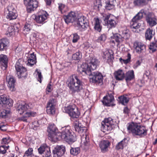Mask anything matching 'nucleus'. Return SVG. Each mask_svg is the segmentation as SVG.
<instances>
[{
	"instance_id": "obj_3",
	"label": "nucleus",
	"mask_w": 157,
	"mask_h": 157,
	"mask_svg": "<svg viewBox=\"0 0 157 157\" xmlns=\"http://www.w3.org/2000/svg\"><path fill=\"white\" fill-rule=\"evenodd\" d=\"M67 86L73 94L78 93L83 88L82 82L75 75L71 77L67 82Z\"/></svg>"
},
{
	"instance_id": "obj_2",
	"label": "nucleus",
	"mask_w": 157,
	"mask_h": 157,
	"mask_svg": "<svg viewBox=\"0 0 157 157\" xmlns=\"http://www.w3.org/2000/svg\"><path fill=\"white\" fill-rule=\"evenodd\" d=\"M127 129L129 133L140 137H144L147 134V129L145 126L134 122L128 123Z\"/></svg>"
},
{
	"instance_id": "obj_15",
	"label": "nucleus",
	"mask_w": 157,
	"mask_h": 157,
	"mask_svg": "<svg viewBox=\"0 0 157 157\" xmlns=\"http://www.w3.org/2000/svg\"><path fill=\"white\" fill-rule=\"evenodd\" d=\"M48 16L46 11H40L38 15L35 16L34 20L37 23L42 25L46 22Z\"/></svg>"
},
{
	"instance_id": "obj_30",
	"label": "nucleus",
	"mask_w": 157,
	"mask_h": 157,
	"mask_svg": "<svg viewBox=\"0 0 157 157\" xmlns=\"http://www.w3.org/2000/svg\"><path fill=\"white\" fill-rule=\"evenodd\" d=\"M68 143H73L76 140L75 135L72 131L67 135L66 138L64 137L62 140Z\"/></svg>"
},
{
	"instance_id": "obj_60",
	"label": "nucleus",
	"mask_w": 157,
	"mask_h": 157,
	"mask_svg": "<svg viewBox=\"0 0 157 157\" xmlns=\"http://www.w3.org/2000/svg\"><path fill=\"white\" fill-rule=\"evenodd\" d=\"M51 82H50L48 84L47 88H46V91L48 92H50L52 90V86L51 84Z\"/></svg>"
},
{
	"instance_id": "obj_63",
	"label": "nucleus",
	"mask_w": 157,
	"mask_h": 157,
	"mask_svg": "<svg viewBox=\"0 0 157 157\" xmlns=\"http://www.w3.org/2000/svg\"><path fill=\"white\" fill-rule=\"evenodd\" d=\"M130 110L127 107H125L123 109L124 113L126 114L127 115H128L129 113L130 112Z\"/></svg>"
},
{
	"instance_id": "obj_21",
	"label": "nucleus",
	"mask_w": 157,
	"mask_h": 157,
	"mask_svg": "<svg viewBox=\"0 0 157 157\" xmlns=\"http://www.w3.org/2000/svg\"><path fill=\"white\" fill-rule=\"evenodd\" d=\"M134 47L136 52L138 53L143 52L146 49L145 44L143 42L138 40L134 42Z\"/></svg>"
},
{
	"instance_id": "obj_39",
	"label": "nucleus",
	"mask_w": 157,
	"mask_h": 157,
	"mask_svg": "<svg viewBox=\"0 0 157 157\" xmlns=\"http://www.w3.org/2000/svg\"><path fill=\"white\" fill-rule=\"evenodd\" d=\"M112 38L114 39L115 41L117 43V44H119L124 41L121 35L118 33L113 35L112 36Z\"/></svg>"
},
{
	"instance_id": "obj_25",
	"label": "nucleus",
	"mask_w": 157,
	"mask_h": 157,
	"mask_svg": "<svg viewBox=\"0 0 157 157\" xmlns=\"http://www.w3.org/2000/svg\"><path fill=\"white\" fill-rule=\"evenodd\" d=\"M8 58L7 56L4 54L0 55V63L2 68L4 70H6L8 67Z\"/></svg>"
},
{
	"instance_id": "obj_5",
	"label": "nucleus",
	"mask_w": 157,
	"mask_h": 157,
	"mask_svg": "<svg viewBox=\"0 0 157 157\" xmlns=\"http://www.w3.org/2000/svg\"><path fill=\"white\" fill-rule=\"evenodd\" d=\"M24 61L19 59L17 62L15 68L17 77L19 78L25 79L27 77L28 73L26 68L23 66Z\"/></svg>"
},
{
	"instance_id": "obj_17",
	"label": "nucleus",
	"mask_w": 157,
	"mask_h": 157,
	"mask_svg": "<svg viewBox=\"0 0 157 157\" xmlns=\"http://www.w3.org/2000/svg\"><path fill=\"white\" fill-rule=\"evenodd\" d=\"M33 107V105L31 103H25L24 105H19L17 107V110L20 115H21L25 113L29 109H32Z\"/></svg>"
},
{
	"instance_id": "obj_31",
	"label": "nucleus",
	"mask_w": 157,
	"mask_h": 157,
	"mask_svg": "<svg viewBox=\"0 0 157 157\" xmlns=\"http://www.w3.org/2000/svg\"><path fill=\"white\" fill-rule=\"evenodd\" d=\"M9 44L8 40L6 38H2L0 39V51L6 50Z\"/></svg>"
},
{
	"instance_id": "obj_58",
	"label": "nucleus",
	"mask_w": 157,
	"mask_h": 157,
	"mask_svg": "<svg viewBox=\"0 0 157 157\" xmlns=\"http://www.w3.org/2000/svg\"><path fill=\"white\" fill-rule=\"evenodd\" d=\"M136 85H138L140 87H142L144 85V81L141 79L138 80Z\"/></svg>"
},
{
	"instance_id": "obj_34",
	"label": "nucleus",
	"mask_w": 157,
	"mask_h": 157,
	"mask_svg": "<svg viewBox=\"0 0 157 157\" xmlns=\"http://www.w3.org/2000/svg\"><path fill=\"white\" fill-rule=\"evenodd\" d=\"M94 29L95 30L100 32L102 29V26L101 25V20L97 17H94Z\"/></svg>"
},
{
	"instance_id": "obj_56",
	"label": "nucleus",
	"mask_w": 157,
	"mask_h": 157,
	"mask_svg": "<svg viewBox=\"0 0 157 157\" xmlns=\"http://www.w3.org/2000/svg\"><path fill=\"white\" fill-rule=\"evenodd\" d=\"M31 29V25L27 23L25 24L24 29V31L29 32L30 31Z\"/></svg>"
},
{
	"instance_id": "obj_48",
	"label": "nucleus",
	"mask_w": 157,
	"mask_h": 157,
	"mask_svg": "<svg viewBox=\"0 0 157 157\" xmlns=\"http://www.w3.org/2000/svg\"><path fill=\"white\" fill-rule=\"evenodd\" d=\"M9 148V145H2L0 146V154H4L6 153V151Z\"/></svg>"
},
{
	"instance_id": "obj_38",
	"label": "nucleus",
	"mask_w": 157,
	"mask_h": 157,
	"mask_svg": "<svg viewBox=\"0 0 157 157\" xmlns=\"http://www.w3.org/2000/svg\"><path fill=\"white\" fill-rule=\"evenodd\" d=\"M127 138H125L119 142L116 146V148L117 150L123 149L124 146L126 145L127 143Z\"/></svg>"
},
{
	"instance_id": "obj_42",
	"label": "nucleus",
	"mask_w": 157,
	"mask_h": 157,
	"mask_svg": "<svg viewBox=\"0 0 157 157\" xmlns=\"http://www.w3.org/2000/svg\"><path fill=\"white\" fill-rule=\"evenodd\" d=\"M121 35L124 40L128 39L130 37L129 32L127 29L123 30Z\"/></svg>"
},
{
	"instance_id": "obj_20",
	"label": "nucleus",
	"mask_w": 157,
	"mask_h": 157,
	"mask_svg": "<svg viewBox=\"0 0 157 157\" xmlns=\"http://www.w3.org/2000/svg\"><path fill=\"white\" fill-rule=\"evenodd\" d=\"M65 151V147L62 146H57L53 150L52 153L55 157H60L63 155Z\"/></svg>"
},
{
	"instance_id": "obj_29",
	"label": "nucleus",
	"mask_w": 157,
	"mask_h": 157,
	"mask_svg": "<svg viewBox=\"0 0 157 157\" xmlns=\"http://www.w3.org/2000/svg\"><path fill=\"white\" fill-rule=\"evenodd\" d=\"M114 75L115 79L117 80H122L125 77L124 72L122 70L120 69L115 71Z\"/></svg>"
},
{
	"instance_id": "obj_62",
	"label": "nucleus",
	"mask_w": 157,
	"mask_h": 157,
	"mask_svg": "<svg viewBox=\"0 0 157 157\" xmlns=\"http://www.w3.org/2000/svg\"><path fill=\"white\" fill-rule=\"evenodd\" d=\"M45 155L46 157H49L51 155V152L50 151V148L47 147V148L45 151Z\"/></svg>"
},
{
	"instance_id": "obj_54",
	"label": "nucleus",
	"mask_w": 157,
	"mask_h": 157,
	"mask_svg": "<svg viewBox=\"0 0 157 157\" xmlns=\"http://www.w3.org/2000/svg\"><path fill=\"white\" fill-rule=\"evenodd\" d=\"M65 6L63 4H59V9L61 12V13H63L65 12Z\"/></svg>"
},
{
	"instance_id": "obj_36",
	"label": "nucleus",
	"mask_w": 157,
	"mask_h": 157,
	"mask_svg": "<svg viewBox=\"0 0 157 157\" xmlns=\"http://www.w3.org/2000/svg\"><path fill=\"white\" fill-rule=\"evenodd\" d=\"M19 31V29L15 26H10L8 28L6 34L7 35L11 36L14 35L15 32H18Z\"/></svg>"
},
{
	"instance_id": "obj_7",
	"label": "nucleus",
	"mask_w": 157,
	"mask_h": 157,
	"mask_svg": "<svg viewBox=\"0 0 157 157\" xmlns=\"http://www.w3.org/2000/svg\"><path fill=\"white\" fill-rule=\"evenodd\" d=\"M144 13V11L143 10H140L132 19L130 21V25L133 31L136 32V30L140 28V25L138 23V22L142 18Z\"/></svg>"
},
{
	"instance_id": "obj_43",
	"label": "nucleus",
	"mask_w": 157,
	"mask_h": 157,
	"mask_svg": "<svg viewBox=\"0 0 157 157\" xmlns=\"http://www.w3.org/2000/svg\"><path fill=\"white\" fill-rule=\"evenodd\" d=\"M80 152V150L79 147H71L70 149L71 154L74 155H77Z\"/></svg>"
},
{
	"instance_id": "obj_46",
	"label": "nucleus",
	"mask_w": 157,
	"mask_h": 157,
	"mask_svg": "<svg viewBox=\"0 0 157 157\" xmlns=\"http://www.w3.org/2000/svg\"><path fill=\"white\" fill-rule=\"evenodd\" d=\"M107 38V36L105 34H103L99 36L97 40V41L98 42L100 43H102L104 42L106 40Z\"/></svg>"
},
{
	"instance_id": "obj_8",
	"label": "nucleus",
	"mask_w": 157,
	"mask_h": 157,
	"mask_svg": "<svg viewBox=\"0 0 157 157\" xmlns=\"http://www.w3.org/2000/svg\"><path fill=\"white\" fill-rule=\"evenodd\" d=\"M65 112L73 118H78L80 115V112L75 105L73 104L64 108Z\"/></svg>"
},
{
	"instance_id": "obj_61",
	"label": "nucleus",
	"mask_w": 157,
	"mask_h": 157,
	"mask_svg": "<svg viewBox=\"0 0 157 157\" xmlns=\"http://www.w3.org/2000/svg\"><path fill=\"white\" fill-rule=\"evenodd\" d=\"M28 117H27L25 113H24V115L19 118V120L24 122H27Z\"/></svg>"
},
{
	"instance_id": "obj_4",
	"label": "nucleus",
	"mask_w": 157,
	"mask_h": 157,
	"mask_svg": "<svg viewBox=\"0 0 157 157\" xmlns=\"http://www.w3.org/2000/svg\"><path fill=\"white\" fill-rule=\"evenodd\" d=\"M75 130L82 135L81 138V142H83L85 146H87L89 145V136L87 133V129L86 127H81L80 124H76L74 127Z\"/></svg>"
},
{
	"instance_id": "obj_40",
	"label": "nucleus",
	"mask_w": 157,
	"mask_h": 157,
	"mask_svg": "<svg viewBox=\"0 0 157 157\" xmlns=\"http://www.w3.org/2000/svg\"><path fill=\"white\" fill-rule=\"evenodd\" d=\"M133 3L135 6H142L147 4V0H134Z\"/></svg>"
},
{
	"instance_id": "obj_19",
	"label": "nucleus",
	"mask_w": 157,
	"mask_h": 157,
	"mask_svg": "<svg viewBox=\"0 0 157 157\" xmlns=\"http://www.w3.org/2000/svg\"><path fill=\"white\" fill-rule=\"evenodd\" d=\"M71 131H72L70 129V126H67L63 127L62 128V132H59L57 135L58 137L56 138H57V140L61 139L63 140L64 137H65V138H66L67 135L68 134H69L70 132Z\"/></svg>"
},
{
	"instance_id": "obj_52",
	"label": "nucleus",
	"mask_w": 157,
	"mask_h": 157,
	"mask_svg": "<svg viewBox=\"0 0 157 157\" xmlns=\"http://www.w3.org/2000/svg\"><path fill=\"white\" fill-rule=\"evenodd\" d=\"M28 118L35 117L36 114L35 112L32 111H28V110L25 113Z\"/></svg>"
},
{
	"instance_id": "obj_57",
	"label": "nucleus",
	"mask_w": 157,
	"mask_h": 157,
	"mask_svg": "<svg viewBox=\"0 0 157 157\" xmlns=\"http://www.w3.org/2000/svg\"><path fill=\"white\" fill-rule=\"evenodd\" d=\"M10 140L8 138H3L2 140V144H7L10 142Z\"/></svg>"
},
{
	"instance_id": "obj_45",
	"label": "nucleus",
	"mask_w": 157,
	"mask_h": 157,
	"mask_svg": "<svg viewBox=\"0 0 157 157\" xmlns=\"http://www.w3.org/2000/svg\"><path fill=\"white\" fill-rule=\"evenodd\" d=\"M82 56L81 53L80 51H78L73 54L72 58L75 60H79L81 58Z\"/></svg>"
},
{
	"instance_id": "obj_49",
	"label": "nucleus",
	"mask_w": 157,
	"mask_h": 157,
	"mask_svg": "<svg viewBox=\"0 0 157 157\" xmlns=\"http://www.w3.org/2000/svg\"><path fill=\"white\" fill-rule=\"evenodd\" d=\"M102 6V5L100 2L96 1L94 3L93 8L97 11H99L100 8Z\"/></svg>"
},
{
	"instance_id": "obj_6",
	"label": "nucleus",
	"mask_w": 157,
	"mask_h": 157,
	"mask_svg": "<svg viewBox=\"0 0 157 157\" xmlns=\"http://www.w3.org/2000/svg\"><path fill=\"white\" fill-rule=\"evenodd\" d=\"M115 127L113 120L111 117L105 118L101 122V130L106 134L109 133Z\"/></svg>"
},
{
	"instance_id": "obj_28",
	"label": "nucleus",
	"mask_w": 157,
	"mask_h": 157,
	"mask_svg": "<svg viewBox=\"0 0 157 157\" xmlns=\"http://www.w3.org/2000/svg\"><path fill=\"white\" fill-rule=\"evenodd\" d=\"M155 34V32L152 29L150 28L147 29L144 34L145 40H147L151 41L153 38Z\"/></svg>"
},
{
	"instance_id": "obj_23",
	"label": "nucleus",
	"mask_w": 157,
	"mask_h": 157,
	"mask_svg": "<svg viewBox=\"0 0 157 157\" xmlns=\"http://www.w3.org/2000/svg\"><path fill=\"white\" fill-rule=\"evenodd\" d=\"M8 105L9 107L13 105V102L11 99L7 98L5 95L0 96V104Z\"/></svg>"
},
{
	"instance_id": "obj_35",
	"label": "nucleus",
	"mask_w": 157,
	"mask_h": 157,
	"mask_svg": "<svg viewBox=\"0 0 157 157\" xmlns=\"http://www.w3.org/2000/svg\"><path fill=\"white\" fill-rule=\"evenodd\" d=\"M110 144V143L108 140H104L102 141L100 145L101 151L103 152H105L107 151L108 147Z\"/></svg>"
},
{
	"instance_id": "obj_55",
	"label": "nucleus",
	"mask_w": 157,
	"mask_h": 157,
	"mask_svg": "<svg viewBox=\"0 0 157 157\" xmlns=\"http://www.w3.org/2000/svg\"><path fill=\"white\" fill-rule=\"evenodd\" d=\"M46 148L47 147H45L44 146H41L38 149L39 153L41 154H43L44 152L46 151Z\"/></svg>"
},
{
	"instance_id": "obj_14",
	"label": "nucleus",
	"mask_w": 157,
	"mask_h": 157,
	"mask_svg": "<svg viewBox=\"0 0 157 157\" xmlns=\"http://www.w3.org/2000/svg\"><path fill=\"white\" fill-rule=\"evenodd\" d=\"M24 4L26 6V10L28 13L34 11L38 6V2L36 0H27V2Z\"/></svg>"
},
{
	"instance_id": "obj_1",
	"label": "nucleus",
	"mask_w": 157,
	"mask_h": 157,
	"mask_svg": "<svg viewBox=\"0 0 157 157\" xmlns=\"http://www.w3.org/2000/svg\"><path fill=\"white\" fill-rule=\"evenodd\" d=\"M87 63H83L77 71L83 75H89L91 74V71L96 70L100 64L98 60L93 55H90L87 58Z\"/></svg>"
},
{
	"instance_id": "obj_50",
	"label": "nucleus",
	"mask_w": 157,
	"mask_h": 157,
	"mask_svg": "<svg viewBox=\"0 0 157 157\" xmlns=\"http://www.w3.org/2000/svg\"><path fill=\"white\" fill-rule=\"evenodd\" d=\"M127 59H123L121 58L119 59V60L121 62H123L125 64L128 63L130 61L131 55L129 53L127 54Z\"/></svg>"
},
{
	"instance_id": "obj_13",
	"label": "nucleus",
	"mask_w": 157,
	"mask_h": 157,
	"mask_svg": "<svg viewBox=\"0 0 157 157\" xmlns=\"http://www.w3.org/2000/svg\"><path fill=\"white\" fill-rule=\"evenodd\" d=\"M56 100L55 98H51L47 102L46 107V112L48 114H55V106L56 105Z\"/></svg>"
},
{
	"instance_id": "obj_44",
	"label": "nucleus",
	"mask_w": 157,
	"mask_h": 157,
	"mask_svg": "<svg viewBox=\"0 0 157 157\" xmlns=\"http://www.w3.org/2000/svg\"><path fill=\"white\" fill-rule=\"evenodd\" d=\"M149 48L152 52H155L157 48V41L151 43Z\"/></svg>"
},
{
	"instance_id": "obj_18",
	"label": "nucleus",
	"mask_w": 157,
	"mask_h": 157,
	"mask_svg": "<svg viewBox=\"0 0 157 157\" xmlns=\"http://www.w3.org/2000/svg\"><path fill=\"white\" fill-rule=\"evenodd\" d=\"M114 100V96L112 94H108L104 97L102 101L103 104L107 106H113V102Z\"/></svg>"
},
{
	"instance_id": "obj_27",
	"label": "nucleus",
	"mask_w": 157,
	"mask_h": 157,
	"mask_svg": "<svg viewBox=\"0 0 157 157\" xmlns=\"http://www.w3.org/2000/svg\"><path fill=\"white\" fill-rule=\"evenodd\" d=\"M146 20L147 24L151 27L157 24V19L155 17H152L150 15L146 16Z\"/></svg>"
},
{
	"instance_id": "obj_53",
	"label": "nucleus",
	"mask_w": 157,
	"mask_h": 157,
	"mask_svg": "<svg viewBox=\"0 0 157 157\" xmlns=\"http://www.w3.org/2000/svg\"><path fill=\"white\" fill-rule=\"evenodd\" d=\"M73 39L72 41L73 43H75L78 41L79 39V36L77 33H74L72 34Z\"/></svg>"
},
{
	"instance_id": "obj_22",
	"label": "nucleus",
	"mask_w": 157,
	"mask_h": 157,
	"mask_svg": "<svg viewBox=\"0 0 157 157\" xmlns=\"http://www.w3.org/2000/svg\"><path fill=\"white\" fill-rule=\"evenodd\" d=\"M6 79L8 82V86L10 90L12 91H14L16 90L15 87V79L13 76L10 75L6 77Z\"/></svg>"
},
{
	"instance_id": "obj_26",
	"label": "nucleus",
	"mask_w": 157,
	"mask_h": 157,
	"mask_svg": "<svg viewBox=\"0 0 157 157\" xmlns=\"http://www.w3.org/2000/svg\"><path fill=\"white\" fill-rule=\"evenodd\" d=\"M114 54L112 51L111 52L108 51L103 53V57L106 59L107 63H109L113 62L114 59Z\"/></svg>"
},
{
	"instance_id": "obj_51",
	"label": "nucleus",
	"mask_w": 157,
	"mask_h": 157,
	"mask_svg": "<svg viewBox=\"0 0 157 157\" xmlns=\"http://www.w3.org/2000/svg\"><path fill=\"white\" fill-rule=\"evenodd\" d=\"M105 8L107 10H110L113 9L115 6L114 3L105 2Z\"/></svg>"
},
{
	"instance_id": "obj_10",
	"label": "nucleus",
	"mask_w": 157,
	"mask_h": 157,
	"mask_svg": "<svg viewBox=\"0 0 157 157\" xmlns=\"http://www.w3.org/2000/svg\"><path fill=\"white\" fill-rule=\"evenodd\" d=\"M103 17L104 21L109 28L116 27L118 21L115 16L111 14H109L104 16Z\"/></svg>"
},
{
	"instance_id": "obj_32",
	"label": "nucleus",
	"mask_w": 157,
	"mask_h": 157,
	"mask_svg": "<svg viewBox=\"0 0 157 157\" xmlns=\"http://www.w3.org/2000/svg\"><path fill=\"white\" fill-rule=\"evenodd\" d=\"M124 78L127 82L133 80L135 78L134 71L131 70L127 71L125 75Z\"/></svg>"
},
{
	"instance_id": "obj_37",
	"label": "nucleus",
	"mask_w": 157,
	"mask_h": 157,
	"mask_svg": "<svg viewBox=\"0 0 157 157\" xmlns=\"http://www.w3.org/2000/svg\"><path fill=\"white\" fill-rule=\"evenodd\" d=\"M118 98L119 103L124 105H126L129 101V98L124 95L119 96Z\"/></svg>"
},
{
	"instance_id": "obj_64",
	"label": "nucleus",
	"mask_w": 157,
	"mask_h": 157,
	"mask_svg": "<svg viewBox=\"0 0 157 157\" xmlns=\"http://www.w3.org/2000/svg\"><path fill=\"white\" fill-rule=\"evenodd\" d=\"M90 47L88 42H85L83 44V47L85 49H87Z\"/></svg>"
},
{
	"instance_id": "obj_47",
	"label": "nucleus",
	"mask_w": 157,
	"mask_h": 157,
	"mask_svg": "<svg viewBox=\"0 0 157 157\" xmlns=\"http://www.w3.org/2000/svg\"><path fill=\"white\" fill-rule=\"evenodd\" d=\"M33 150L32 148L29 147L25 151L23 157H31L33 154Z\"/></svg>"
},
{
	"instance_id": "obj_24",
	"label": "nucleus",
	"mask_w": 157,
	"mask_h": 157,
	"mask_svg": "<svg viewBox=\"0 0 157 157\" xmlns=\"http://www.w3.org/2000/svg\"><path fill=\"white\" fill-rule=\"evenodd\" d=\"M75 13L72 11L70 12L68 15H65L63 17L65 22L67 24L73 22L75 20Z\"/></svg>"
},
{
	"instance_id": "obj_41",
	"label": "nucleus",
	"mask_w": 157,
	"mask_h": 157,
	"mask_svg": "<svg viewBox=\"0 0 157 157\" xmlns=\"http://www.w3.org/2000/svg\"><path fill=\"white\" fill-rule=\"evenodd\" d=\"M9 110L1 109L0 110V117L1 118L5 119L7 117L8 114L10 113Z\"/></svg>"
},
{
	"instance_id": "obj_9",
	"label": "nucleus",
	"mask_w": 157,
	"mask_h": 157,
	"mask_svg": "<svg viewBox=\"0 0 157 157\" xmlns=\"http://www.w3.org/2000/svg\"><path fill=\"white\" fill-rule=\"evenodd\" d=\"M48 139L52 141L56 142L57 141V135L59 132L57 128L54 124L49 125L47 129Z\"/></svg>"
},
{
	"instance_id": "obj_16",
	"label": "nucleus",
	"mask_w": 157,
	"mask_h": 157,
	"mask_svg": "<svg viewBox=\"0 0 157 157\" xmlns=\"http://www.w3.org/2000/svg\"><path fill=\"white\" fill-rule=\"evenodd\" d=\"M84 16H81L78 18L76 22V26L78 29L81 31H83L86 29L88 26V23L85 20Z\"/></svg>"
},
{
	"instance_id": "obj_33",
	"label": "nucleus",
	"mask_w": 157,
	"mask_h": 157,
	"mask_svg": "<svg viewBox=\"0 0 157 157\" xmlns=\"http://www.w3.org/2000/svg\"><path fill=\"white\" fill-rule=\"evenodd\" d=\"M27 58L28 65L32 66L36 63V56L34 55V52L30 54Z\"/></svg>"
},
{
	"instance_id": "obj_12",
	"label": "nucleus",
	"mask_w": 157,
	"mask_h": 157,
	"mask_svg": "<svg viewBox=\"0 0 157 157\" xmlns=\"http://www.w3.org/2000/svg\"><path fill=\"white\" fill-rule=\"evenodd\" d=\"M90 78V82L92 83H101L103 82V76L100 72L95 71L91 72Z\"/></svg>"
},
{
	"instance_id": "obj_11",
	"label": "nucleus",
	"mask_w": 157,
	"mask_h": 157,
	"mask_svg": "<svg viewBox=\"0 0 157 157\" xmlns=\"http://www.w3.org/2000/svg\"><path fill=\"white\" fill-rule=\"evenodd\" d=\"M7 10L5 11L6 18L9 20L16 19L18 16L17 10L12 5L9 6L7 7Z\"/></svg>"
},
{
	"instance_id": "obj_59",
	"label": "nucleus",
	"mask_w": 157,
	"mask_h": 157,
	"mask_svg": "<svg viewBox=\"0 0 157 157\" xmlns=\"http://www.w3.org/2000/svg\"><path fill=\"white\" fill-rule=\"evenodd\" d=\"M37 74L38 75V81L40 83H41L42 82V79L43 78L41 73L40 71H37Z\"/></svg>"
}]
</instances>
